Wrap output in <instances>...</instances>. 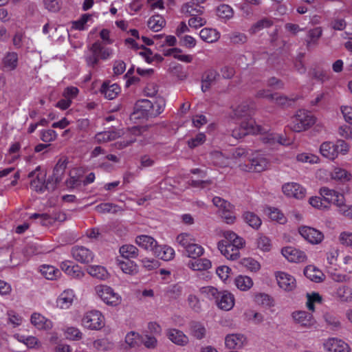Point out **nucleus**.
Masks as SVG:
<instances>
[{
	"label": "nucleus",
	"instance_id": "33",
	"mask_svg": "<svg viewBox=\"0 0 352 352\" xmlns=\"http://www.w3.org/2000/svg\"><path fill=\"white\" fill-rule=\"evenodd\" d=\"M3 67L7 71L14 70L18 65V54L16 52H8L3 58Z\"/></svg>",
	"mask_w": 352,
	"mask_h": 352
},
{
	"label": "nucleus",
	"instance_id": "63",
	"mask_svg": "<svg viewBox=\"0 0 352 352\" xmlns=\"http://www.w3.org/2000/svg\"><path fill=\"white\" fill-rule=\"evenodd\" d=\"M338 239L342 245L352 248V232H342L340 234Z\"/></svg>",
	"mask_w": 352,
	"mask_h": 352
},
{
	"label": "nucleus",
	"instance_id": "22",
	"mask_svg": "<svg viewBox=\"0 0 352 352\" xmlns=\"http://www.w3.org/2000/svg\"><path fill=\"white\" fill-rule=\"evenodd\" d=\"M245 340L246 338L242 334H230L226 337L225 344L229 349H240L243 347Z\"/></svg>",
	"mask_w": 352,
	"mask_h": 352
},
{
	"label": "nucleus",
	"instance_id": "28",
	"mask_svg": "<svg viewBox=\"0 0 352 352\" xmlns=\"http://www.w3.org/2000/svg\"><path fill=\"white\" fill-rule=\"evenodd\" d=\"M74 298V294L73 290H65L58 298L57 305L61 309H67L72 304Z\"/></svg>",
	"mask_w": 352,
	"mask_h": 352
},
{
	"label": "nucleus",
	"instance_id": "56",
	"mask_svg": "<svg viewBox=\"0 0 352 352\" xmlns=\"http://www.w3.org/2000/svg\"><path fill=\"white\" fill-rule=\"evenodd\" d=\"M200 291L201 294H204L209 300H214L215 302L217 298H219V296L221 293L217 289L211 286L203 287L201 288Z\"/></svg>",
	"mask_w": 352,
	"mask_h": 352
},
{
	"label": "nucleus",
	"instance_id": "31",
	"mask_svg": "<svg viewBox=\"0 0 352 352\" xmlns=\"http://www.w3.org/2000/svg\"><path fill=\"white\" fill-rule=\"evenodd\" d=\"M87 272L92 277L99 280H106L109 276L106 268L101 265H90L87 268Z\"/></svg>",
	"mask_w": 352,
	"mask_h": 352
},
{
	"label": "nucleus",
	"instance_id": "54",
	"mask_svg": "<svg viewBox=\"0 0 352 352\" xmlns=\"http://www.w3.org/2000/svg\"><path fill=\"white\" fill-rule=\"evenodd\" d=\"M241 264L251 272H257L260 270L259 263L252 258H244L241 261Z\"/></svg>",
	"mask_w": 352,
	"mask_h": 352
},
{
	"label": "nucleus",
	"instance_id": "47",
	"mask_svg": "<svg viewBox=\"0 0 352 352\" xmlns=\"http://www.w3.org/2000/svg\"><path fill=\"white\" fill-rule=\"evenodd\" d=\"M245 223L254 229H258L261 225V219L254 212H245L243 214Z\"/></svg>",
	"mask_w": 352,
	"mask_h": 352
},
{
	"label": "nucleus",
	"instance_id": "10",
	"mask_svg": "<svg viewBox=\"0 0 352 352\" xmlns=\"http://www.w3.org/2000/svg\"><path fill=\"white\" fill-rule=\"evenodd\" d=\"M73 258L81 263H89L93 261L94 254L84 246H74L71 250Z\"/></svg>",
	"mask_w": 352,
	"mask_h": 352
},
{
	"label": "nucleus",
	"instance_id": "41",
	"mask_svg": "<svg viewBox=\"0 0 352 352\" xmlns=\"http://www.w3.org/2000/svg\"><path fill=\"white\" fill-rule=\"evenodd\" d=\"M322 34L321 28L318 27L310 30L307 34V38L306 40L307 48H310L317 44L318 40L320 38Z\"/></svg>",
	"mask_w": 352,
	"mask_h": 352
},
{
	"label": "nucleus",
	"instance_id": "13",
	"mask_svg": "<svg viewBox=\"0 0 352 352\" xmlns=\"http://www.w3.org/2000/svg\"><path fill=\"white\" fill-rule=\"evenodd\" d=\"M276 278L278 286L285 291H292L296 286V281L294 277L286 272H276Z\"/></svg>",
	"mask_w": 352,
	"mask_h": 352
},
{
	"label": "nucleus",
	"instance_id": "8",
	"mask_svg": "<svg viewBox=\"0 0 352 352\" xmlns=\"http://www.w3.org/2000/svg\"><path fill=\"white\" fill-rule=\"evenodd\" d=\"M320 194L322 197L323 201L327 204L331 203L337 206H342L345 202L344 197L342 194L327 187L321 188Z\"/></svg>",
	"mask_w": 352,
	"mask_h": 352
},
{
	"label": "nucleus",
	"instance_id": "19",
	"mask_svg": "<svg viewBox=\"0 0 352 352\" xmlns=\"http://www.w3.org/2000/svg\"><path fill=\"white\" fill-rule=\"evenodd\" d=\"M223 236L225 239L221 240L219 242H225L226 244L231 245L236 248H243L245 245V240L232 231H225L223 233Z\"/></svg>",
	"mask_w": 352,
	"mask_h": 352
},
{
	"label": "nucleus",
	"instance_id": "2",
	"mask_svg": "<svg viewBox=\"0 0 352 352\" xmlns=\"http://www.w3.org/2000/svg\"><path fill=\"white\" fill-rule=\"evenodd\" d=\"M89 54L85 56V61L88 67L94 68L99 63L100 59L107 60L110 58L113 50L110 47H107L104 44L98 41L94 43L89 47Z\"/></svg>",
	"mask_w": 352,
	"mask_h": 352
},
{
	"label": "nucleus",
	"instance_id": "38",
	"mask_svg": "<svg viewBox=\"0 0 352 352\" xmlns=\"http://www.w3.org/2000/svg\"><path fill=\"white\" fill-rule=\"evenodd\" d=\"M274 24V21L272 19L269 17H263L261 19L258 20L256 23H254L250 29V32L252 34H256L261 30L268 28L272 26Z\"/></svg>",
	"mask_w": 352,
	"mask_h": 352
},
{
	"label": "nucleus",
	"instance_id": "25",
	"mask_svg": "<svg viewBox=\"0 0 352 352\" xmlns=\"http://www.w3.org/2000/svg\"><path fill=\"white\" fill-rule=\"evenodd\" d=\"M153 254L157 258L164 260V261H170L171 260L175 255L174 250L167 245H157L154 249Z\"/></svg>",
	"mask_w": 352,
	"mask_h": 352
},
{
	"label": "nucleus",
	"instance_id": "46",
	"mask_svg": "<svg viewBox=\"0 0 352 352\" xmlns=\"http://www.w3.org/2000/svg\"><path fill=\"white\" fill-rule=\"evenodd\" d=\"M235 285L240 290L247 291L252 287L253 281L249 276L240 275L235 278Z\"/></svg>",
	"mask_w": 352,
	"mask_h": 352
},
{
	"label": "nucleus",
	"instance_id": "42",
	"mask_svg": "<svg viewBox=\"0 0 352 352\" xmlns=\"http://www.w3.org/2000/svg\"><path fill=\"white\" fill-rule=\"evenodd\" d=\"M185 252L188 257L195 259L204 254V249L201 245L193 242V243L185 250Z\"/></svg>",
	"mask_w": 352,
	"mask_h": 352
},
{
	"label": "nucleus",
	"instance_id": "51",
	"mask_svg": "<svg viewBox=\"0 0 352 352\" xmlns=\"http://www.w3.org/2000/svg\"><path fill=\"white\" fill-rule=\"evenodd\" d=\"M118 265L122 270V271L128 274H133L136 272V265L133 261L127 260L126 261L117 260Z\"/></svg>",
	"mask_w": 352,
	"mask_h": 352
},
{
	"label": "nucleus",
	"instance_id": "18",
	"mask_svg": "<svg viewBox=\"0 0 352 352\" xmlns=\"http://www.w3.org/2000/svg\"><path fill=\"white\" fill-rule=\"evenodd\" d=\"M166 336L174 344L179 346H185L188 343V338L180 330L177 329H168Z\"/></svg>",
	"mask_w": 352,
	"mask_h": 352
},
{
	"label": "nucleus",
	"instance_id": "3",
	"mask_svg": "<svg viewBox=\"0 0 352 352\" xmlns=\"http://www.w3.org/2000/svg\"><path fill=\"white\" fill-rule=\"evenodd\" d=\"M315 122L316 118L311 112L305 109H300L296 111L292 118L289 127L295 132H301L309 129L314 124Z\"/></svg>",
	"mask_w": 352,
	"mask_h": 352
},
{
	"label": "nucleus",
	"instance_id": "62",
	"mask_svg": "<svg viewBox=\"0 0 352 352\" xmlns=\"http://www.w3.org/2000/svg\"><path fill=\"white\" fill-rule=\"evenodd\" d=\"M250 150L243 148V147H238L233 150L232 152V157L234 159H245V158H250Z\"/></svg>",
	"mask_w": 352,
	"mask_h": 352
},
{
	"label": "nucleus",
	"instance_id": "7",
	"mask_svg": "<svg viewBox=\"0 0 352 352\" xmlns=\"http://www.w3.org/2000/svg\"><path fill=\"white\" fill-rule=\"evenodd\" d=\"M268 162L266 158L260 154H256L255 157L249 158L248 164H240L243 170L248 172H261L266 169Z\"/></svg>",
	"mask_w": 352,
	"mask_h": 352
},
{
	"label": "nucleus",
	"instance_id": "40",
	"mask_svg": "<svg viewBox=\"0 0 352 352\" xmlns=\"http://www.w3.org/2000/svg\"><path fill=\"white\" fill-rule=\"evenodd\" d=\"M119 252L121 256L129 260L135 258L138 256V249L133 245L125 244L120 248Z\"/></svg>",
	"mask_w": 352,
	"mask_h": 352
},
{
	"label": "nucleus",
	"instance_id": "61",
	"mask_svg": "<svg viewBox=\"0 0 352 352\" xmlns=\"http://www.w3.org/2000/svg\"><path fill=\"white\" fill-rule=\"evenodd\" d=\"M206 23V19L204 17H201L200 15H197L192 16L188 20V25L190 28L197 29L199 28Z\"/></svg>",
	"mask_w": 352,
	"mask_h": 352
},
{
	"label": "nucleus",
	"instance_id": "44",
	"mask_svg": "<svg viewBox=\"0 0 352 352\" xmlns=\"http://www.w3.org/2000/svg\"><path fill=\"white\" fill-rule=\"evenodd\" d=\"M46 173L45 171L36 175V178L30 183V187L38 192H43L45 186V177Z\"/></svg>",
	"mask_w": 352,
	"mask_h": 352
},
{
	"label": "nucleus",
	"instance_id": "37",
	"mask_svg": "<svg viewBox=\"0 0 352 352\" xmlns=\"http://www.w3.org/2000/svg\"><path fill=\"white\" fill-rule=\"evenodd\" d=\"M203 7L197 5L196 3L192 1L184 4L182 7V12L189 16H194L201 15L203 13Z\"/></svg>",
	"mask_w": 352,
	"mask_h": 352
},
{
	"label": "nucleus",
	"instance_id": "11",
	"mask_svg": "<svg viewBox=\"0 0 352 352\" xmlns=\"http://www.w3.org/2000/svg\"><path fill=\"white\" fill-rule=\"evenodd\" d=\"M298 232L306 241L311 244H318L324 238L321 232L311 227L302 226L299 228Z\"/></svg>",
	"mask_w": 352,
	"mask_h": 352
},
{
	"label": "nucleus",
	"instance_id": "21",
	"mask_svg": "<svg viewBox=\"0 0 352 352\" xmlns=\"http://www.w3.org/2000/svg\"><path fill=\"white\" fill-rule=\"evenodd\" d=\"M232 116L236 119H243L242 122H248L250 120H252L250 118L251 111L247 102H243L233 109Z\"/></svg>",
	"mask_w": 352,
	"mask_h": 352
},
{
	"label": "nucleus",
	"instance_id": "9",
	"mask_svg": "<svg viewBox=\"0 0 352 352\" xmlns=\"http://www.w3.org/2000/svg\"><path fill=\"white\" fill-rule=\"evenodd\" d=\"M282 190L288 197L302 199L306 196V189L296 182L285 184L282 187Z\"/></svg>",
	"mask_w": 352,
	"mask_h": 352
},
{
	"label": "nucleus",
	"instance_id": "32",
	"mask_svg": "<svg viewBox=\"0 0 352 352\" xmlns=\"http://www.w3.org/2000/svg\"><path fill=\"white\" fill-rule=\"evenodd\" d=\"M120 136V133L118 131H107L98 133L94 139L96 142L100 144L114 140Z\"/></svg>",
	"mask_w": 352,
	"mask_h": 352
},
{
	"label": "nucleus",
	"instance_id": "23",
	"mask_svg": "<svg viewBox=\"0 0 352 352\" xmlns=\"http://www.w3.org/2000/svg\"><path fill=\"white\" fill-rule=\"evenodd\" d=\"M135 243L140 248L148 251H151L152 252L154 251V249L157 245V242L156 241V240L148 235L138 236L135 238Z\"/></svg>",
	"mask_w": 352,
	"mask_h": 352
},
{
	"label": "nucleus",
	"instance_id": "16",
	"mask_svg": "<svg viewBox=\"0 0 352 352\" xmlns=\"http://www.w3.org/2000/svg\"><path fill=\"white\" fill-rule=\"evenodd\" d=\"M217 307L225 311L230 310L234 305V296L228 291L221 292L216 301Z\"/></svg>",
	"mask_w": 352,
	"mask_h": 352
},
{
	"label": "nucleus",
	"instance_id": "20",
	"mask_svg": "<svg viewBox=\"0 0 352 352\" xmlns=\"http://www.w3.org/2000/svg\"><path fill=\"white\" fill-rule=\"evenodd\" d=\"M30 320L31 323L38 329L50 330L53 327L50 320L38 313L32 314Z\"/></svg>",
	"mask_w": 352,
	"mask_h": 352
},
{
	"label": "nucleus",
	"instance_id": "59",
	"mask_svg": "<svg viewBox=\"0 0 352 352\" xmlns=\"http://www.w3.org/2000/svg\"><path fill=\"white\" fill-rule=\"evenodd\" d=\"M230 42L234 44H243L247 41V36L245 34L234 32L229 34Z\"/></svg>",
	"mask_w": 352,
	"mask_h": 352
},
{
	"label": "nucleus",
	"instance_id": "60",
	"mask_svg": "<svg viewBox=\"0 0 352 352\" xmlns=\"http://www.w3.org/2000/svg\"><path fill=\"white\" fill-rule=\"evenodd\" d=\"M307 307L310 311H314V303L321 302L322 297L318 293H312L311 294H307Z\"/></svg>",
	"mask_w": 352,
	"mask_h": 352
},
{
	"label": "nucleus",
	"instance_id": "58",
	"mask_svg": "<svg viewBox=\"0 0 352 352\" xmlns=\"http://www.w3.org/2000/svg\"><path fill=\"white\" fill-rule=\"evenodd\" d=\"M256 244L258 248L264 252L270 251L272 246L270 239L267 236L263 235H260L258 237Z\"/></svg>",
	"mask_w": 352,
	"mask_h": 352
},
{
	"label": "nucleus",
	"instance_id": "1",
	"mask_svg": "<svg viewBox=\"0 0 352 352\" xmlns=\"http://www.w3.org/2000/svg\"><path fill=\"white\" fill-rule=\"evenodd\" d=\"M268 129L256 124L254 120H250L248 122H241L240 127L232 131V135L236 139L241 138L249 133H261L265 135L262 140L265 143L272 144L274 142L275 138L272 134H267Z\"/></svg>",
	"mask_w": 352,
	"mask_h": 352
},
{
	"label": "nucleus",
	"instance_id": "12",
	"mask_svg": "<svg viewBox=\"0 0 352 352\" xmlns=\"http://www.w3.org/2000/svg\"><path fill=\"white\" fill-rule=\"evenodd\" d=\"M281 253L288 261L292 263H302L307 260V256L303 251L292 246L283 248Z\"/></svg>",
	"mask_w": 352,
	"mask_h": 352
},
{
	"label": "nucleus",
	"instance_id": "17",
	"mask_svg": "<svg viewBox=\"0 0 352 352\" xmlns=\"http://www.w3.org/2000/svg\"><path fill=\"white\" fill-rule=\"evenodd\" d=\"M30 219H39L40 223L44 226L52 225L56 221H63L65 219V214H54L53 216L46 213L39 214L34 213L30 216Z\"/></svg>",
	"mask_w": 352,
	"mask_h": 352
},
{
	"label": "nucleus",
	"instance_id": "36",
	"mask_svg": "<svg viewBox=\"0 0 352 352\" xmlns=\"http://www.w3.org/2000/svg\"><path fill=\"white\" fill-rule=\"evenodd\" d=\"M63 332L65 338L69 340L79 341L83 338V333L76 327L66 326L63 329Z\"/></svg>",
	"mask_w": 352,
	"mask_h": 352
},
{
	"label": "nucleus",
	"instance_id": "45",
	"mask_svg": "<svg viewBox=\"0 0 352 352\" xmlns=\"http://www.w3.org/2000/svg\"><path fill=\"white\" fill-rule=\"evenodd\" d=\"M40 272L48 280L56 279L60 274L59 270L52 265H42Z\"/></svg>",
	"mask_w": 352,
	"mask_h": 352
},
{
	"label": "nucleus",
	"instance_id": "26",
	"mask_svg": "<svg viewBox=\"0 0 352 352\" xmlns=\"http://www.w3.org/2000/svg\"><path fill=\"white\" fill-rule=\"evenodd\" d=\"M292 318L297 323L306 327L311 326L314 322L312 315L305 311L294 312Z\"/></svg>",
	"mask_w": 352,
	"mask_h": 352
},
{
	"label": "nucleus",
	"instance_id": "27",
	"mask_svg": "<svg viewBox=\"0 0 352 352\" xmlns=\"http://www.w3.org/2000/svg\"><path fill=\"white\" fill-rule=\"evenodd\" d=\"M334 296L342 302H352V288L347 285H342L336 288Z\"/></svg>",
	"mask_w": 352,
	"mask_h": 352
},
{
	"label": "nucleus",
	"instance_id": "6",
	"mask_svg": "<svg viewBox=\"0 0 352 352\" xmlns=\"http://www.w3.org/2000/svg\"><path fill=\"white\" fill-rule=\"evenodd\" d=\"M82 324L91 330H99L104 326V318L100 311L94 310L85 314Z\"/></svg>",
	"mask_w": 352,
	"mask_h": 352
},
{
	"label": "nucleus",
	"instance_id": "14",
	"mask_svg": "<svg viewBox=\"0 0 352 352\" xmlns=\"http://www.w3.org/2000/svg\"><path fill=\"white\" fill-rule=\"evenodd\" d=\"M323 346L327 352H349L348 344L338 338H329Z\"/></svg>",
	"mask_w": 352,
	"mask_h": 352
},
{
	"label": "nucleus",
	"instance_id": "64",
	"mask_svg": "<svg viewBox=\"0 0 352 352\" xmlns=\"http://www.w3.org/2000/svg\"><path fill=\"white\" fill-rule=\"evenodd\" d=\"M324 318L327 324H329L332 329L336 330L340 327V320L333 315L327 313L324 315Z\"/></svg>",
	"mask_w": 352,
	"mask_h": 352
},
{
	"label": "nucleus",
	"instance_id": "29",
	"mask_svg": "<svg viewBox=\"0 0 352 352\" xmlns=\"http://www.w3.org/2000/svg\"><path fill=\"white\" fill-rule=\"evenodd\" d=\"M187 266L194 271H202L210 269L212 263L207 258H195L190 260L187 263Z\"/></svg>",
	"mask_w": 352,
	"mask_h": 352
},
{
	"label": "nucleus",
	"instance_id": "30",
	"mask_svg": "<svg viewBox=\"0 0 352 352\" xmlns=\"http://www.w3.org/2000/svg\"><path fill=\"white\" fill-rule=\"evenodd\" d=\"M100 91L106 98L113 100L120 93V87L116 83L109 85L107 82H104L101 87Z\"/></svg>",
	"mask_w": 352,
	"mask_h": 352
},
{
	"label": "nucleus",
	"instance_id": "15",
	"mask_svg": "<svg viewBox=\"0 0 352 352\" xmlns=\"http://www.w3.org/2000/svg\"><path fill=\"white\" fill-rule=\"evenodd\" d=\"M218 249L221 253L228 259L234 261L239 258V250L242 248H236L231 245L226 244L225 242H219Z\"/></svg>",
	"mask_w": 352,
	"mask_h": 352
},
{
	"label": "nucleus",
	"instance_id": "24",
	"mask_svg": "<svg viewBox=\"0 0 352 352\" xmlns=\"http://www.w3.org/2000/svg\"><path fill=\"white\" fill-rule=\"evenodd\" d=\"M153 103L147 99L138 100L135 105V110L140 113L142 116L151 118V111H153Z\"/></svg>",
	"mask_w": 352,
	"mask_h": 352
},
{
	"label": "nucleus",
	"instance_id": "35",
	"mask_svg": "<svg viewBox=\"0 0 352 352\" xmlns=\"http://www.w3.org/2000/svg\"><path fill=\"white\" fill-rule=\"evenodd\" d=\"M228 157L225 156L221 152L214 151L210 153V160L217 166L225 167L228 166Z\"/></svg>",
	"mask_w": 352,
	"mask_h": 352
},
{
	"label": "nucleus",
	"instance_id": "5",
	"mask_svg": "<svg viewBox=\"0 0 352 352\" xmlns=\"http://www.w3.org/2000/svg\"><path fill=\"white\" fill-rule=\"evenodd\" d=\"M96 292L100 298L107 305L117 306L121 303L122 298L114 289L106 285H99L95 287Z\"/></svg>",
	"mask_w": 352,
	"mask_h": 352
},
{
	"label": "nucleus",
	"instance_id": "4",
	"mask_svg": "<svg viewBox=\"0 0 352 352\" xmlns=\"http://www.w3.org/2000/svg\"><path fill=\"white\" fill-rule=\"evenodd\" d=\"M349 150V144L342 140H338L336 143L324 142L320 147V152L322 156L333 160L338 154L346 155Z\"/></svg>",
	"mask_w": 352,
	"mask_h": 352
},
{
	"label": "nucleus",
	"instance_id": "50",
	"mask_svg": "<svg viewBox=\"0 0 352 352\" xmlns=\"http://www.w3.org/2000/svg\"><path fill=\"white\" fill-rule=\"evenodd\" d=\"M195 241L193 236L188 233H182L176 238V241L184 250L193 243V242H195Z\"/></svg>",
	"mask_w": 352,
	"mask_h": 352
},
{
	"label": "nucleus",
	"instance_id": "34",
	"mask_svg": "<svg viewBox=\"0 0 352 352\" xmlns=\"http://www.w3.org/2000/svg\"><path fill=\"white\" fill-rule=\"evenodd\" d=\"M199 36L205 42L214 43L218 41L220 34L215 29L204 28L200 31Z\"/></svg>",
	"mask_w": 352,
	"mask_h": 352
},
{
	"label": "nucleus",
	"instance_id": "53",
	"mask_svg": "<svg viewBox=\"0 0 352 352\" xmlns=\"http://www.w3.org/2000/svg\"><path fill=\"white\" fill-rule=\"evenodd\" d=\"M67 162L65 160H59L53 170L52 176L56 178V181H61L64 175Z\"/></svg>",
	"mask_w": 352,
	"mask_h": 352
},
{
	"label": "nucleus",
	"instance_id": "55",
	"mask_svg": "<svg viewBox=\"0 0 352 352\" xmlns=\"http://www.w3.org/2000/svg\"><path fill=\"white\" fill-rule=\"evenodd\" d=\"M254 301L258 305L265 307H271L274 305L272 298L268 294L264 293L256 294L254 296Z\"/></svg>",
	"mask_w": 352,
	"mask_h": 352
},
{
	"label": "nucleus",
	"instance_id": "49",
	"mask_svg": "<svg viewBox=\"0 0 352 352\" xmlns=\"http://www.w3.org/2000/svg\"><path fill=\"white\" fill-rule=\"evenodd\" d=\"M304 274L307 278L316 283H319L322 280V272L313 266L306 267L304 270Z\"/></svg>",
	"mask_w": 352,
	"mask_h": 352
},
{
	"label": "nucleus",
	"instance_id": "43",
	"mask_svg": "<svg viewBox=\"0 0 352 352\" xmlns=\"http://www.w3.org/2000/svg\"><path fill=\"white\" fill-rule=\"evenodd\" d=\"M266 212L270 219L272 221H276L280 224H284L287 222V218L279 209L269 207L267 208Z\"/></svg>",
	"mask_w": 352,
	"mask_h": 352
},
{
	"label": "nucleus",
	"instance_id": "57",
	"mask_svg": "<svg viewBox=\"0 0 352 352\" xmlns=\"http://www.w3.org/2000/svg\"><path fill=\"white\" fill-rule=\"evenodd\" d=\"M95 210L99 213H116L117 212V206L111 203H102L96 206Z\"/></svg>",
	"mask_w": 352,
	"mask_h": 352
},
{
	"label": "nucleus",
	"instance_id": "52",
	"mask_svg": "<svg viewBox=\"0 0 352 352\" xmlns=\"http://www.w3.org/2000/svg\"><path fill=\"white\" fill-rule=\"evenodd\" d=\"M232 8L227 4H221L217 8V15L221 19H230L233 16Z\"/></svg>",
	"mask_w": 352,
	"mask_h": 352
},
{
	"label": "nucleus",
	"instance_id": "39",
	"mask_svg": "<svg viewBox=\"0 0 352 352\" xmlns=\"http://www.w3.org/2000/svg\"><path fill=\"white\" fill-rule=\"evenodd\" d=\"M189 325L190 333L195 338L201 340L205 337L206 329L201 322L192 321Z\"/></svg>",
	"mask_w": 352,
	"mask_h": 352
},
{
	"label": "nucleus",
	"instance_id": "48",
	"mask_svg": "<svg viewBox=\"0 0 352 352\" xmlns=\"http://www.w3.org/2000/svg\"><path fill=\"white\" fill-rule=\"evenodd\" d=\"M164 25L165 21L160 15L153 16L148 21V27L153 32L160 31Z\"/></svg>",
	"mask_w": 352,
	"mask_h": 352
}]
</instances>
